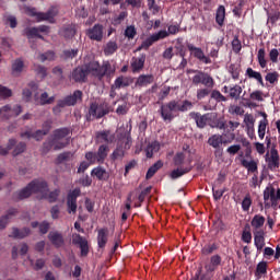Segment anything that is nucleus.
Listing matches in <instances>:
<instances>
[{
	"mask_svg": "<svg viewBox=\"0 0 280 280\" xmlns=\"http://www.w3.org/2000/svg\"><path fill=\"white\" fill-rule=\"evenodd\" d=\"M89 75L96 78L98 81L104 80V78L110 79V77L115 75V68H113L110 61H104L102 66L100 61H90L73 69L71 79L75 83H85Z\"/></svg>",
	"mask_w": 280,
	"mask_h": 280,
	"instance_id": "obj_1",
	"label": "nucleus"
},
{
	"mask_svg": "<svg viewBox=\"0 0 280 280\" xmlns=\"http://www.w3.org/2000/svg\"><path fill=\"white\" fill-rule=\"evenodd\" d=\"M192 108V103L188 100L179 101L172 100L165 104H162L160 107V115L164 122H172L175 118L176 113H186Z\"/></svg>",
	"mask_w": 280,
	"mask_h": 280,
	"instance_id": "obj_2",
	"label": "nucleus"
},
{
	"mask_svg": "<svg viewBox=\"0 0 280 280\" xmlns=\"http://www.w3.org/2000/svg\"><path fill=\"white\" fill-rule=\"evenodd\" d=\"M78 102H82V91L80 90L74 91L72 95H68L65 98L59 100L57 105L52 108V113L55 115H59L62 113V108L73 107Z\"/></svg>",
	"mask_w": 280,
	"mask_h": 280,
	"instance_id": "obj_3",
	"label": "nucleus"
},
{
	"mask_svg": "<svg viewBox=\"0 0 280 280\" xmlns=\"http://www.w3.org/2000/svg\"><path fill=\"white\" fill-rule=\"evenodd\" d=\"M109 151L110 149L108 148V144H101L97 152H85V160H88L90 164H104V162H106V159L108 158Z\"/></svg>",
	"mask_w": 280,
	"mask_h": 280,
	"instance_id": "obj_4",
	"label": "nucleus"
},
{
	"mask_svg": "<svg viewBox=\"0 0 280 280\" xmlns=\"http://www.w3.org/2000/svg\"><path fill=\"white\" fill-rule=\"evenodd\" d=\"M28 16H35L37 23L48 21V23H56V16H58V8L50 7L47 12H37L36 8L27 10Z\"/></svg>",
	"mask_w": 280,
	"mask_h": 280,
	"instance_id": "obj_5",
	"label": "nucleus"
},
{
	"mask_svg": "<svg viewBox=\"0 0 280 280\" xmlns=\"http://www.w3.org/2000/svg\"><path fill=\"white\" fill-rule=\"evenodd\" d=\"M110 112H113V109H110V105L106 102H103L101 104H98L97 102H93L89 108L90 117H93L95 119H102L110 114Z\"/></svg>",
	"mask_w": 280,
	"mask_h": 280,
	"instance_id": "obj_6",
	"label": "nucleus"
},
{
	"mask_svg": "<svg viewBox=\"0 0 280 280\" xmlns=\"http://www.w3.org/2000/svg\"><path fill=\"white\" fill-rule=\"evenodd\" d=\"M192 73H196L192 77V84L195 86L203 85L207 89H213L214 80L209 73L201 70H192Z\"/></svg>",
	"mask_w": 280,
	"mask_h": 280,
	"instance_id": "obj_7",
	"label": "nucleus"
},
{
	"mask_svg": "<svg viewBox=\"0 0 280 280\" xmlns=\"http://www.w3.org/2000/svg\"><path fill=\"white\" fill-rule=\"evenodd\" d=\"M234 139H235L234 132L230 133L229 139H223V135L215 133L209 137L208 144L212 149H219V148H222V145L231 144L234 141Z\"/></svg>",
	"mask_w": 280,
	"mask_h": 280,
	"instance_id": "obj_8",
	"label": "nucleus"
},
{
	"mask_svg": "<svg viewBox=\"0 0 280 280\" xmlns=\"http://www.w3.org/2000/svg\"><path fill=\"white\" fill-rule=\"evenodd\" d=\"M72 245L78 246L81 250V257H88L89 256V241L86 240V237L78 234V233H73L72 234Z\"/></svg>",
	"mask_w": 280,
	"mask_h": 280,
	"instance_id": "obj_9",
	"label": "nucleus"
},
{
	"mask_svg": "<svg viewBox=\"0 0 280 280\" xmlns=\"http://www.w3.org/2000/svg\"><path fill=\"white\" fill-rule=\"evenodd\" d=\"M67 144H69V138H67V142H57L56 140H54V138L51 139H47L42 147V153L43 154H48L52 149L55 151H60L65 148H67Z\"/></svg>",
	"mask_w": 280,
	"mask_h": 280,
	"instance_id": "obj_10",
	"label": "nucleus"
},
{
	"mask_svg": "<svg viewBox=\"0 0 280 280\" xmlns=\"http://www.w3.org/2000/svg\"><path fill=\"white\" fill-rule=\"evenodd\" d=\"M187 49L192 54L194 58L199 60L202 65H211L212 60L209 56H206L200 47H196L192 44H187Z\"/></svg>",
	"mask_w": 280,
	"mask_h": 280,
	"instance_id": "obj_11",
	"label": "nucleus"
},
{
	"mask_svg": "<svg viewBox=\"0 0 280 280\" xmlns=\"http://www.w3.org/2000/svg\"><path fill=\"white\" fill-rule=\"evenodd\" d=\"M86 36L90 40H96V43H102L104 39V25L95 24L92 28L86 31Z\"/></svg>",
	"mask_w": 280,
	"mask_h": 280,
	"instance_id": "obj_12",
	"label": "nucleus"
},
{
	"mask_svg": "<svg viewBox=\"0 0 280 280\" xmlns=\"http://www.w3.org/2000/svg\"><path fill=\"white\" fill-rule=\"evenodd\" d=\"M208 126L211 129L225 130V118L218 117L217 113H209Z\"/></svg>",
	"mask_w": 280,
	"mask_h": 280,
	"instance_id": "obj_13",
	"label": "nucleus"
},
{
	"mask_svg": "<svg viewBox=\"0 0 280 280\" xmlns=\"http://www.w3.org/2000/svg\"><path fill=\"white\" fill-rule=\"evenodd\" d=\"M28 185L33 194L45 195L49 191V185L43 179H33L31 183H28Z\"/></svg>",
	"mask_w": 280,
	"mask_h": 280,
	"instance_id": "obj_14",
	"label": "nucleus"
},
{
	"mask_svg": "<svg viewBox=\"0 0 280 280\" xmlns=\"http://www.w3.org/2000/svg\"><path fill=\"white\" fill-rule=\"evenodd\" d=\"M95 139L98 143L113 144L115 143L116 136L110 130L96 131Z\"/></svg>",
	"mask_w": 280,
	"mask_h": 280,
	"instance_id": "obj_15",
	"label": "nucleus"
},
{
	"mask_svg": "<svg viewBox=\"0 0 280 280\" xmlns=\"http://www.w3.org/2000/svg\"><path fill=\"white\" fill-rule=\"evenodd\" d=\"M209 115L210 113L201 115L200 113L191 112L189 117L195 120L197 128L205 129V127L209 124Z\"/></svg>",
	"mask_w": 280,
	"mask_h": 280,
	"instance_id": "obj_16",
	"label": "nucleus"
},
{
	"mask_svg": "<svg viewBox=\"0 0 280 280\" xmlns=\"http://www.w3.org/2000/svg\"><path fill=\"white\" fill-rule=\"evenodd\" d=\"M186 163H188V165H186L185 167H177V168H174L171 172L170 177H171L172 180L179 179L183 176H185V175H187L188 173L191 172V170H192V167L190 166L191 159H188L186 161Z\"/></svg>",
	"mask_w": 280,
	"mask_h": 280,
	"instance_id": "obj_17",
	"label": "nucleus"
},
{
	"mask_svg": "<svg viewBox=\"0 0 280 280\" xmlns=\"http://www.w3.org/2000/svg\"><path fill=\"white\" fill-rule=\"evenodd\" d=\"M271 200L272 205L278 202L280 200V189L277 190L273 188V186H267L264 190V200L265 202L268 200Z\"/></svg>",
	"mask_w": 280,
	"mask_h": 280,
	"instance_id": "obj_18",
	"label": "nucleus"
},
{
	"mask_svg": "<svg viewBox=\"0 0 280 280\" xmlns=\"http://www.w3.org/2000/svg\"><path fill=\"white\" fill-rule=\"evenodd\" d=\"M91 176L93 178L96 177L98 182H108V178H110V174L104 168L103 166H96L91 171Z\"/></svg>",
	"mask_w": 280,
	"mask_h": 280,
	"instance_id": "obj_19",
	"label": "nucleus"
},
{
	"mask_svg": "<svg viewBox=\"0 0 280 280\" xmlns=\"http://www.w3.org/2000/svg\"><path fill=\"white\" fill-rule=\"evenodd\" d=\"M108 228H102L97 231V246L100 249L106 248V245L108 244Z\"/></svg>",
	"mask_w": 280,
	"mask_h": 280,
	"instance_id": "obj_20",
	"label": "nucleus"
},
{
	"mask_svg": "<svg viewBox=\"0 0 280 280\" xmlns=\"http://www.w3.org/2000/svg\"><path fill=\"white\" fill-rule=\"evenodd\" d=\"M48 240L55 248H61L65 246V237L58 231L49 232Z\"/></svg>",
	"mask_w": 280,
	"mask_h": 280,
	"instance_id": "obj_21",
	"label": "nucleus"
},
{
	"mask_svg": "<svg viewBox=\"0 0 280 280\" xmlns=\"http://www.w3.org/2000/svg\"><path fill=\"white\" fill-rule=\"evenodd\" d=\"M145 54H141L139 57H133L131 61L132 73H140L144 67Z\"/></svg>",
	"mask_w": 280,
	"mask_h": 280,
	"instance_id": "obj_22",
	"label": "nucleus"
},
{
	"mask_svg": "<svg viewBox=\"0 0 280 280\" xmlns=\"http://www.w3.org/2000/svg\"><path fill=\"white\" fill-rule=\"evenodd\" d=\"M71 135V129L69 127L55 129L52 132V140L57 143L67 139Z\"/></svg>",
	"mask_w": 280,
	"mask_h": 280,
	"instance_id": "obj_23",
	"label": "nucleus"
},
{
	"mask_svg": "<svg viewBox=\"0 0 280 280\" xmlns=\"http://www.w3.org/2000/svg\"><path fill=\"white\" fill-rule=\"evenodd\" d=\"M75 24H67L59 30V36H62L66 40H71L75 36Z\"/></svg>",
	"mask_w": 280,
	"mask_h": 280,
	"instance_id": "obj_24",
	"label": "nucleus"
},
{
	"mask_svg": "<svg viewBox=\"0 0 280 280\" xmlns=\"http://www.w3.org/2000/svg\"><path fill=\"white\" fill-rule=\"evenodd\" d=\"M32 233L30 228H23L22 230L19 228H12V234L9 235L10 238L14 240H24L28 237Z\"/></svg>",
	"mask_w": 280,
	"mask_h": 280,
	"instance_id": "obj_25",
	"label": "nucleus"
},
{
	"mask_svg": "<svg viewBox=\"0 0 280 280\" xmlns=\"http://www.w3.org/2000/svg\"><path fill=\"white\" fill-rule=\"evenodd\" d=\"M130 78L120 75L114 81V84L112 85V91L126 89L130 85Z\"/></svg>",
	"mask_w": 280,
	"mask_h": 280,
	"instance_id": "obj_26",
	"label": "nucleus"
},
{
	"mask_svg": "<svg viewBox=\"0 0 280 280\" xmlns=\"http://www.w3.org/2000/svg\"><path fill=\"white\" fill-rule=\"evenodd\" d=\"M264 236H265V232L262 230L254 232V244H255V247L257 248V252H261L266 245Z\"/></svg>",
	"mask_w": 280,
	"mask_h": 280,
	"instance_id": "obj_27",
	"label": "nucleus"
},
{
	"mask_svg": "<svg viewBox=\"0 0 280 280\" xmlns=\"http://www.w3.org/2000/svg\"><path fill=\"white\" fill-rule=\"evenodd\" d=\"M241 165L248 171L249 174H256L258 173V162L254 159L252 160H246L243 159L241 160Z\"/></svg>",
	"mask_w": 280,
	"mask_h": 280,
	"instance_id": "obj_28",
	"label": "nucleus"
},
{
	"mask_svg": "<svg viewBox=\"0 0 280 280\" xmlns=\"http://www.w3.org/2000/svg\"><path fill=\"white\" fill-rule=\"evenodd\" d=\"M245 75L249 79V80H255L257 81L258 85H260L261 88H265V83H264V79L260 72L255 71L253 68H247Z\"/></svg>",
	"mask_w": 280,
	"mask_h": 280,
	"instance_id": "obj_29",
	"label": "nucleus"
},
{
	"mask_svg": "<svg viewBox=\"0 0 280 280\" xmlns=\"http://www.w3.org/2000/svg\"><path fill=\"white\" fill-rule=\"evenodd\" d=\"M154 82L153 74H141L136 81V85L139 88H145Z\"/></svg>",
	"mask_w": 280,
	"mask_h": 280,
	"instance_id": "obj_30",
	"label": "nucleus"
},
{
	"mask_svg": "<svg viewBox=\"0 0 280 280\" xmlns=\"http://www.w3.org/2000/svg\"><path fill=\"white\" fill-rule=\"evenodd\" d=\"M33 190L30 184L14 194L16 200H25L32 197Z\"/></svg>",
	"mask_w": 280,
	"mask_h": 280,
	"instance_id": "obj_31",
	"label": "nucleus"
},
{
	"mask_svg": "<svg viewBox=\"0 0 280 280\" xmlns=\"http://www.w3.org/2000/svg\"><path fill=\"white\" fill-rule=\"evenodd\" d=\"M279 165H280V160H279L278 151L276 149H271L268 167L271 171H273V170L279 168Z\"/></svg>",
	"mask_w": 280,
	"mask_h": 280,
	"instance_id": "obj_32",
	"label": "nucleus"
},
{
	"mask_svg": "<svg viewBox=\"0 0 280 280\" xmlns=\"http://www.w3.org/2000/svg\"><path fill=\"white\" fill-rule=\"evenodd\" d=\"M265 222H266V218L264 215L255 214L250 221V224H252V228L256 232H258L265 225Z\"/></svg>",
	"mask_w": 280,
	"mask_h": 280,
	"instance_id": "obj_33",
	"label": "nucleus"
},
{
	"mask_svg": "<svg viewBox=\"0 0 280 280\" xmlns=\"http://www.w3.org/2000/svg\"><path fill=\"white\" fill-rule=\"evenodd\" d=\"M25 67L23 59L18 58L12 62V74L19 77Z\"/></svg>",
	"mask_w": 280,
	"mask_h": 280,
	"instance_id": "obj_34",
	"label": "nucleus"
},
{
	"mask_svg": "<svg viewBox=\"0 0 280 280\" xmlns=\"http://www.w3.org/2000/svg\"><path fill=\"white\" fill-rule=\"evenodd\" d=\"M119 49V46L117 45V42L109 40L103 48L104 56H113L117 50Z\"/></svg>",
	"mask_w": 280,
	"mask_h": 280,
	"instance_id": "obj_35",
	"label": "nucleus"
},
{
	"mask_svg": "<svg viewBox=\"0 0 280 280\" xmlns=\"http://www.w3.org/2000/svg\"><path fill=\"white\" fill-rule=\"evenodd\" d=\"M163 167V162L161 160L156 161L147 172L145 178L147 180L151 179L158 171Z\"/></svg>",
	"mask_w": 280,
	"mask_h": 280,
	"instance_id": "obj_36",
	"label": "nucleus"
},
{
	"mask_svg": "<svg viewBox=\"0 0 280 280\" xmlns=\"http://www.w3.org/2000/svg\"><path fill=\"white\" fill-rule=\"evenodd\" d=\"M262 116H264V119L259 121V126H258V137L260 140H264L266 135V127L268 126L267 114L262 113Z\"/></svg>",
	"mask_w": 280,
	"mask_h": 280,
	"instance_id": "obj_37",
	"label": "nucleus"
},
{
	"mask_svg": "<svg viewBox=\"0 0 280 280\" xmlns=\"http://www.w3.org/2000/svg\"><path fill=\"white\" fill-rule=\"evenodd\" d=\"M242 92H243V89L241 88V85L235 84L229 89V96L234 101H238Z\"/></svg>",
	"mask_w": 280,
	"mask_h": 280,
	"instance_id": "obj_38",
	"label": "nucleus"
},
{
	"mask_svg": "<svg viewBox=\"0 0 280 280\" xmlns=\"http://www.w3.org/2000/svg\"><path fill=\"white\" fill-rule=\"evenodd\" d=\"M173 163L176 167H184L186 163V154L184 152H177L173 158Z\"/></svg>",
	"mask_w": 280,
	"mask_h": 280,
	"instance_id": "obj_39",
	"label": "nucleus"
},
{
	"mask_svg": "<svg viewBox=\"0 0 280 280\" xmlns=\"http://www.w3.org/2000/svg\"><path fill=\"white\" fill-rule=\"evenodd\" d=\"M23 113V107L21 105H15L13 108L4 114L5 119H10L12 117H19Z\"/></svg>",
	"mask_w": 280,
	"mask_h": 280,
	"instance_id": "obj_40",
	"label": "nucleus"
},
{
	"mask_svg": "<svg viewBox=\"0 0 280 280\" xmlns=\"http://www.w3.org/2000/svg\"><path fill=\"white\" fill-rule=\"evenodd\" d=\"M119 142L125 143L124 149L130 150V143H132V137H130V132H122L119 135Z\"/></svg>",
	"mask_w": 280,
	"mask_h": 280,
	"instance_id": "obj_41",
	"label": "nucleus"
},
{
	"mask_svg": "<svg viewBox=\"0 0 280 280\" xmlns=\"http://www.w3.org/2000/svg\"><path fill=\"white\" fill-rule=\"evenodd\" d=\"M55 101H56V96L49 97V94L47 92L42 93L39 96L40 106L51 105L54 104Z\"/></svg>",
	"mask_w": 280,
	"mask_h": 280,
	"instance_id": "obj_42",
	"label": "nucleus"
},
{
	"mask_svg": "<svg viewBox=\"0 0 280 280\" xmlns=\"http://www.w3.org/2000/svg\"><path fill=\"white\" fill-rule=\"evenodd\" d=\"M224 19H225V8L224 5H220L215 13V22L218 23V25H220V27H222L224 23Z\"/></svg>",
	"mask_w": 280,
	"mask_h": 280,
	"instance_id": "obj_43",
	"label": "nucleus"
},
{
	"mask_svg": "<svg viewBox=\"0 0 280 280\" xmlns=\"http://www.w3.org/2000/svg\"><path fill=\"white\" fill-rule=\"evenodd\" d=\"M160 147L158 142H152L150 144H148L147 149H145V156L147 159H152L153 154L159 152Z\"/></svg>",
	"mask_w": 280,
	"mask_h": 280,
	"instance_id": "obj_44",
	"label": "nucleus"
},
{
	"mask_svg": "<svg viewBox=\"0 0 280 280\" xmlns=\"http://www.w3.org/2000/svg\"><path fill=\"white\" fill-rule=\"evenodd\" d=\"M71 160H73V152L71 151L62 152L57 156V164H63Z\"/></svg>",
	"mask_w": 280,
	"mask_h": 280,
	"instance_id": "obj_45",
	"label": "nucleus"
},
{
	"mask_svg": "<svg viewBox=\"0 0 280 280\" xmlns=\"http://www.w3.org/2000/svg\"><path fill=\"white\" fill-rule=\"evenodd\" d=\"M78 49H66L60 55V58L62 60H73L78 56Z\"/></svg>",
	"mask_w": 280,
	"mask_h": 280,
	"instance_id": "obj_46",
	"label": "nucleus"
},
{
	"mask_svg": "<svg viewBox=\"0 0 280 280\" xmlns=\"http://www.w3.org/2000/svg\"><path fill=\"white\" fill-rule=\"evenodd\" d=\"M38 60H40V62H45L47 60L51 62L52 60H56V52H54V50H48L44 54H40L38 56Z\"/></svg>",
	"mask_w": 280,
	"mask_h": 280,
	"instance_id": "obj_47",
	"label": "nucleus"
},
{
	"mask_svg": "<svg viewBox=\"0 0 280 280\" xmlns=\"http://www.w3.org/2000/svg\"><path fill=\"white\" fill-rule=\"evenodd\" d=\"M26 149L27 144L25 142H19L12 152V156L18 158L19 155L25 153Z\"/></svg>",
	"mask_w": 280,
	"mask_h": 280,
	"instance_id": "obj_48",
	"label": "nucleus"
},
{
	"mask_svg": "<svg viewBox=\"0 0 280 280\" xmlns=\"http://www.w3.org/2000/svg\"><path fill=\"white\" fill-rule=\"evenodd\" d=\"M125 155H126V151H124V148L122 147H117L113 151V153L110 155V159H112V161L122 160Z\"/></svg>",
	"mask_w": 280,
	"mask_h": 280,
	"instance_id": "obj_49",
	"label": "nucleus"
},
{
	"mask_svg": "<svg viewBox=\"0 0 280 280\" xmlns=\"http://www.w3.org/2000/svg\"><path fill=\"white\" fill-rule=\"evenodd\" d=\"M240 66L236 63H231L229 66V73H231V77L234 81H237L240 79Z\"/></svg>",
	"mask_w": 280,
	"mask_h": 280,
	"instance_id": "obj_50",
	"label": "nucleus"
},
{
	"mask_svg": "<svg viewBox=\"0 0 280 280\" xmlns=\"http://www.w3.org/2000/svg\"><path fill=\"white\" fill-rule=\"evenodd\" d=\"M257 59H258L259 67H261V69H266L267 60H266V51L264 48H260L258 50Z\"/></svg>",
	"mask_w": 280,
	"mask_h": 280,
	"instance_id": "obj_51",
	"label": "nucleus"
},
{
	"mask_svg": "<svg viewBox=\"0 0 280 280\" xmlns=\"http://www.w3.org/2000/svg\"><path fill=\"white\" fill-rule=\"evenodd\" d=\"M253 205V199L249 194H246L244 199L242 200V210L244 212H248Z\"/></svg>",
	"mask_w": 280,
	"mask_h": 280,
	"instance_id": "obj_52",
	"label": "nucleus"
},
{
	"mask_svg": "<svg viewBox=\"0 0 280 280\" xmlns=\"http://www.w3.org/2000/svg\"><path fill=\"white\" fill-rule=\"evenodd\" d=\"M266 82H268L271 85H275L279 81V73L277 71L268 72L265 77Z\"/></svg>",
	"mask_w": 280,
	"mask_h": 280,
	"instance_id": "obj_53",
	"label": "nucleus"
},
{
	"mask_svg": "<svg viewBox=\"0 0 280 280\" xmlns=\"http://www.w3.org/2000/svg\"><path fill=\"white\" fill-rule=\"evenodd\" d=\"M211 98L214 100L217 103H226L228 101V98L218 90H213L211 92Z\"/></svg>",
	"mask_w": 280,
	"mask_h": 280,
	"instance_id": "obj_54",
	"label": "nucleus"
},
{
	"mask_svg": "<svg viewBox=\"0 0 280 280\" xmlns=\"http://www.w3.org/2000/svg\"><path fill=\"white\" fill-rule=\"evenodd\" d=\"M266 273H267V262L266 261H260L257 265L255 276L257 278H260V276L266 275Z\"/></svg>",
	"mask_w": 280,
	"mask_h": 280,
	"instance_id": "obj_55",
	"label": "nucleus"
},
{
	"mask_svg": "<svg viewBox=\"0 0 280 280\" xmlns=\"http://www.w3.org/2000/svg\"><path fill=\"white\" fill-rule=\"evenodd\" d=\"M39 32L37 27H27L25 28V36L28 38V40H32L33 38H36L38 36Z\"/></svg>",
	"mask_w": 280,
	"mask_h": 280,
	"instance_id": "obj_56",
	"label": "nucleus"
},
{
	"mask_svg": "<svg viewBox=\"0 0 280 280\" xmlns=\"http://www.w3.org/2000/svg\"><path fill=\"white\" fill-rule=\"evenodd\" d=\"M68 213L75 214L78 212V201L73 199H67Z\"/></svg>",
	"mask_w": 280,
	"mask_h": 280,
	"instance_id": "obj_57",
	"label": "nucleus"
},
{
	"mask_svg": "<svg viewBox=\"0 0 280 280\" xmlns=\"http://www.w3.org/2000/svg\"><path fill=\"white\" fill-rule=\"evenodd\" d=\"M244 5H245L244 0L237 1V4L233 9L234 16H237V19H240L242 16Z\"/></svg>",
	"mask_w": 280,
	"mask_h": 280,
	"instance_id": "obj_58",
	"label": "nucleus"
},
{
	"mask_svg": "<svg viewBox=\"0 0 280 280\" xmlns=\"http://www.w3.org/2000/svg\"><path fill=\"white\" fill-rule=\"evenodd\" d=\"M240 127V122L238 121H232L230 120L228 124L225 121V129L224 131H226V133H232L234 132L237 128Z\"/></svg>",
	"mask_w": 280,
	"mask_h": 280,
	"instance_id": "obj_59",
	"label": "nucleus"
},
{
	"mask_svg": "<svg viewBox=\"0 0 280 280\" xmlns=\"http://www.w3.org/2000/svg\"><path fill=\"white\" fill-rule=\"evenodd\" d=\"M150 192L151 187H147L140 192V195L138 196L139 203H136V208H141V203L145 200V197L150 195Z\"/></svg>",
	"mask_w": 280,
	"mask_h": 280,
	"instance_id": "obj_60",
	"label": "nucleus"
},
{
	"mask_svg": "<svg viewBox=\"0 0 280 280\" xmlns=\"http://www.w3.org/2000/svg\"><path fill=\"white\" fill-rule=\"evenodd\" d=\"M262 91L256 90L249 94V100L253 102H262L264 101Z\"/></svg>",
	"mask_w": 280,
	"mask_h": 280,
	"instance_id": "obj_61",
	"label": "nucleus"
},
{
	"mask_svg": "<svg viewBox=\"0 0 280 280\" xmlns=\"http://www.w3.org/2000/svg\"><path fill=\"white\" fill-rule=\"evenodd\" d=\"M58 197H60V189L59 188H57V189H55V190H52L48 194V202L49 203H55L56 201H58Z\"/></svg>",
	"mask_w": 280,
	"mask_h": 280,
	"instance_id": "obj_62",
	"label": "nucleus"
},
{
	"mask_svg": "<svg viewBox=\"0 0 280 280\" xmlns=\"http://www.w3.org/2000/svg\"><path fill=\"white\" fill-rule=\"evenodd\" d=\"M125 36L129 39L135 38L137 36V28H135V26L132 25L127 26V28L125 30Z\"/></svg>",
	"mask_w": 280,
	"mask_h": 280,
	"instance_id": "obj_63",
	"label": "nucleus"
},
{
	"mask_svg": "<svg viewBox=\"0 0 280 280\" xmlns=\"http://www.w3.org/2000/svg\"><path fill=\"white\" fill-rule=\"evenodd\" d=\"M232 49H233L234 54H240V51L242 49V44L237 36H235L234 39L232 40Z\"/></svg>",
	"mask_w": 280,
	"mask_h": 280,
	"instance_id": "obj_64",
	"label": "nucleus"
}]
</instances>
